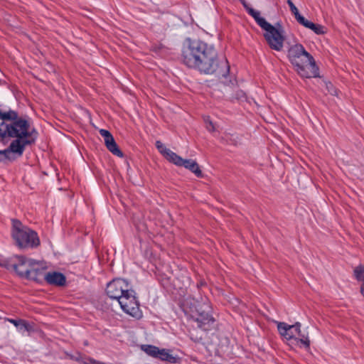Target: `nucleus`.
Segmentation results:
<instances>
[{"label": "nucleus", "instance_id": "5", "mask_svg": "<svg viewBox=\"0 0 364 364\" xmlns=\"http://www.w3.org/2000/svg\"><path fill=\"white\" fill-rule=\"evenodd\" d=\"M247 12L255 19L257 24L266 31L264 37L269 47L277 51L282 50L284 41V37L282 32L262 17L259 11L252 8H247Z\"/></svg>", "mask_w": 364, "mask_h": 364}, {"label": "nucleus", "instance_id": "13", "mask_svg": "<svg viewBox=\"0 0 364 364\" xmlns=\"http://www.w3.org/2000/svg\"><path fill=\"white\" fill-rule=\"evenodd\" d=\"M7 321L12 323L17 330L21 332H31L33 331V326L28 321L23 319H14L8 318Z\"/></svg>", "mask_w": 364, "mask_h": 364}, {"label": "nucleus", "instance_id": "16", "mask_svg": "<svg viewBox=\"0 0 364 364\" xmlns=\"http://www.w3.org/2000/svg\"><path fill=\"white\" fill-rule=\"evenodd\" d=\"M107 149L114 155L122 158L124 156L123 152L120 150L118 145L117 144L114 137L110 138L105 142Z\"/></svg>", "mask_w": 364, "mask_h": 364}, {"label": "nucleus", "instance_id": "9", "mask_svg": "<svg viewBox=\"0 0 364 364\" xmlns=\"http://www.w3.org/2000/svg\"><path fill=\"white\" fill-rule=\"evenodd\" d=\"M301 323L296 322L293 325H289L284 322H278L277 330L279 334L287 341H294L296 333L300 334Z\"/></svg>", "mask_w": 364, "mask_h": 364}, {"label": "nucleus", "instance_id": "14", "mask_svg": "<svg viewBox=\"0 0 364 364\" xmlns=\"http://www.w3.org/2000/svg\"><path fill=\"white\" fill-rule=\"evenodd\" d=\"M181 166H183L186 169H188L193 172L196 176L201 177L202 171L198 164V163L192 159H184Z\"/></svg>", "mask_w": 364, "mask_h": 364}, {"label": "nucleus", "instance_id": "24", "mask_svg": "<svg viewBox=\"0 0 364 364\" xmlns=\"http://www.w3.org/2000/svg\"><path fill=\"white\" fill-rule=\"evenodd\" d=\"M100 134L104 138L105 142H106L107 140H109L110 138H113L112 134L108 130L104 129L100 130Z\"/></svg>", "mask_w": 364, "mask_h": 364}, {"label": "nucleus", "instance_id": "21", "mask_svg": "<svg viewBox=\"0 0 364 364\" xmlns=\"http://www.w3.org/2000/svg\"><path fill=\"white\" fill-rule=\"evenodd\" d=\"M287 4H288V5H289V6L290 8V10H291V13L294 14L296 20L299 23L304 18V16L300 14V13L299 12L298 9L294 4V3L292 2L291 0H287Z\"/></svg>", "mask_w": 364, "mask_h": 364}, {"label": "nucleus", "instance_id": "19", "mask_svg": "<svg viewBox=\"0 0 364 364\" xmlns=\"http://www.w3.org/2000/svg\"><path fill=\"white\" fill-rule=\"evenodd\" d=\"M141 349L148 355L156 358L160 348L152 345H144Z\"/></svg>", "mask_w": 364, "mask_h": 364}, {"label": "nucleus", "instance_id": "22", "mask_svg": "<svg viewBox=\"0 0 364 364\" xmlns=\"http://www.w3.org/2000/svg\"><path fill=\"white\" fill-rule=\"evenodd\" d=\"M70 359L77 362L79 364H90L89 360H91V357L82 356L80 353L77 355H70Z\"/></svg>", "mask_w": 364, "mask_h": 364}, {"label": "nucleus", "instance_id": "10", "mask_svg": "<svg viewBox=\"0 0 364 364\" xmlns=\"http://www.w3.org/2000/svg\"><path fill=\"white\" fill-rule=\"evenodd\" d=\"M46 267L41 262L35 260V264L29 270L26 279L34 281L37 283H42L46 279Z\"/></svg>", "mask_w": 364, "mask_h": 364}, {"label": "nucleus", "instance_id": "15", "mask_svg": "<svg viewBox=\"0 0 364 364\" xmlns=\"http://www.w3.org/2000/svg\"><path fill=\"white\" fill-rule=\"evenodd\" d=\"M296 338L294 340V343L300 348H304L306 350H309L310 348V340L309 338L308 335L303 333L300 330V334L296 333Z\"/></svg>", "mask_w": 364, "mask_h": 364}, {"label": "nucleus", "instance_id": "20", "mask_svg": "<svg viewBox=\"0 0 364 364\" xmlns=\"http://www.w3.org/2000/svg\"><path fill=\"white\" fill-rule=\"evenodd\" d=\"M156 358L164 361H168L170 363H174L176 360L175 357H173L168 350L166 349H160Z\"/></svg>", "mask_w": 364, "mask_h": 364}, {"label": "nucleus", "instance_id": "17", "mask_svg": "<svg viewBox=\"0 0 364 364\" xmlns=\"http://www.w3.org/2000/svg\"><path fill=\"white\" fill-rule=\"evenodd\" d=\"M354 276L355 279L361 282L360 293L364 297V265H359L354 269Z\"/></svg>", "mask_w": 364, "mask_h": 364}, {"label": "nucleus", "instance_id": "1", "mask_svg": "<svg viewBox=\"0 0 364 364\" xmlns=\"http://www.w3.org/2000/svg\"><path fill=\"white\" fill-rule=\"evenodd\" d=\"M183 63L205 75L227 77L230 66L225 58L220 57L215 46L200 41L188 39L182 51Z\"/></svg>", "mask_w": 364, "mask_h": 364}, {"label": "nucleus", "instance_id": "25", "mask_svg": "<svg viewBox=\"0 0 364 364\" xmlns=\"http://www.w3.org/2000/svg\"><path fill=\"white\" fill-rule=\"evenodd\" d=\"M206 124V129L209 132H214L215 131V127L212 121H210L209 119L205 120Z\"/></svg>", "mask_w": 364, "mask_h": 364}, {"label": "nucleus", "instance_id": "11", "mask_svg": "<svg viewBox=\"0 0 364 364\" xmlns=\"http://www.w3.org/2000/svg\"><path fill=\"white\" fill-rule=\"evenodd\" d=\"M46 282L50 285L61 287L65 284L66 278L60 272H51L47 273Z\"/></svg>", "mask_w": 364, "mask_h": 364}, {"label": "nucleus", "instance_id": "2", "mask_svg": "<svg viewBox=\"0 0 364 364\" xmlns=\"http://www.w3.org/2000/svg\"><path fill=\"white\" fill-rule=\"evenodd\" d=\"M0 141L6 138L14 139L8 148L0 150L4 160L11 159V153L21 156L26 146L36 142L37 131L35 129L30 130L28 121L18 117L17 112L12 109L6 112L0 110Z\"/></svg>", "mask_w": 364, "mask_h": 364}, {"label": "nucleus", "instance_id": "3", "mask_svg": "<svg viewBox=\"0 0 364 364\" xmlns=\"http://www.w3.org/2000/svg\"><path fill=\"white\" fill-rule=\"evenodd\" d=\"M106 293L112 299H117L127 314L139 318L141 311L135 291L131 289L129 283L124 279H114L107 285Z\"/></svg>", "mask_w": 364, "mask_h": 364}, {"label": "nucleus", "instance_id": "6", "mask_svg": "<svg viewBox=\"0 0 364 364\" xmlns=\"http://www.w3.org/2000/svg\"><path fill=\"white\" fill-rule=\"evenodd\" d=\"M11 224L12 237L19 248L33 249L40 245V239L36 231L23 225L17 219H12Z\"/></svg>", "mask_w": 364, "mask_h": 364}, {"label": "nucleus", "instance_id": "12", "mask_svg": "<svg viewBox=\"0 0 364 364\" xmlns=\"http://www.w3.org/2000/svg\"><path fill=\"white\" fill-rule=\"evenodd\" d=\"M299 24L302 25L306 28H309L314 31V33L317 35H323L326 33L327 29L325 26L321 25L314 23L304 17L299 22Z\"/></svg>", "mask_w": 364, "mask_h": 364}, {"label": "nucleus", "instance_id": "7", "mask_svg": "<svg viewBox=\"0 0 364 364\" xmlns=\"http://www.w3.org/2000/svg\"><path fill=\"white\" fill-rule=\"evenodd\" d=\"M194 316L198 327L201 329L209 331L213 328L215 319L210 314V306L208 301H204L197 306Z\"/></svg>", "mask_w": 364, "mask_h": 364}, {"label": "nucleus", "instance_id": "18", "mask_svg": "<svg viewBox=\"0 0 364 364\" xmlns=\"http://www.w3.org/2000/svg\"><path fill=\"white\" fill-rule=\"evenodd\" d=\"M164 157L168 161L173 163V164L178 166H181L184 161L183 158L176 154L175 152L172 151L171 149L169 150V151L167 152Z\"/></svg>", "mask_w": 364, "mask_h": 364}, {"label": "nucleus", "instance_id": "8", "mask_svg": "<svg viewBox=\"0 0 364 364\" xmlns=\"http://www.w3.org/2000/svg\"><path fill=\"white\" fill-rule=\"evenodd\" d=\"M8 261L11 262V265L16 273L23 279L26 278L30 269L35 264V259L23 255H14Z\"/></svg>", "mask_w": 364, "mask_h": 364}, {"label": "nucleus", "instance_id": "23", "mask_svg": "<svg viewBox=\"0 0 364 364\" xmlns=\"http://www.w3.org/2000/svg\"><path fill=\"white\" fill-rule=\"evenodd\" d=\"M156 147L164 156H165L167 152L170 150L169 149L166 148L160 141H156Z\"/></svg>", "mask_w": 364, "mask_h": 364}, {"label": "nucleus", "instance_id": "4", "mask_svg": "<svg viewBox=\"0 0 364 364\" xmlns=\"http://www.w3.org/2000/svg\"><path fill=\"white\" fill-rule=\"evenodd\" d=\"M287 58L295 71L301 77H318V68L314 57L301 43H296L289 47Z\"/></svg>", "mask_w": 364, "mask_h": 364}, {"label": "nucleus", "instance_id": "26", "mask_svg": "<svg viewBox=\"0 0 364 364\" xmlns=\"http://www.w3.org/2000/svg\"><path fill=\"white\" fill-rule=\"evenodd\" d=\"M241 3L242 4L243 6L245 7V10L247 11V8H250L247 4V3L245 2V1L244 0H242L241 1Z\"/></svg>", "mask_w": 364, "mask_h": 364}]
</instances>
